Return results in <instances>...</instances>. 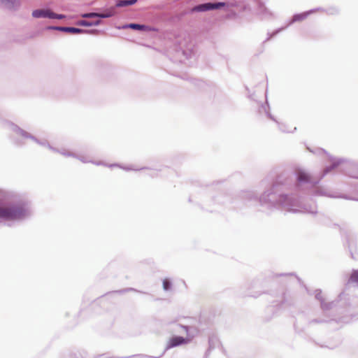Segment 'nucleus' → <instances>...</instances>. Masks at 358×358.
<instances>
[{"label":"nucleus","instance_id":"1","mask_svg":"<svg viewBox=\"0 0 358 358\" xmlns=\"http://www.w3.org/2000/svg\"><path fill=\"white\" fill-rule=\"evenodd\" d=\"M309 150L317 155L326 154L331 162V164L326 166L319 176L310 174L303 168H297L294 171V183L291 178L280 175L276 178L272 186L259 197L254 191H246L243 193V199L248 201L259 202L260 206L268 209L282 208L290 213L309 214H315L317 207L315 205L304 204L303 203V195L304 194L358 201V199L347 194H331L327 188L317 185L327 173L341 164H345V167L347 169L346 174L348 176L358 179V172L355 171V169H358V164L345 158H335L322 148H316L315 150L309 149Z\"/></svg>","mask_w":358,"mask_h":358},{"label":"nucleus","instance_id":"2","mask_svg":"<svg viewBox=\"0 0 358 358\" xmlns=\"http://www.w3.org/2000/svg\"><path fill=\"white\" fill-rule=\"evenodd\" d=\"M32 215V208L25 201L0 207V226L11 227L13 223L29 220Z\"/></svg>","mask_w":358,"mask_h":358},{"label":"nucleus","instance_id":"3","mask_svg":"<svg viewBox=\"0 0 358 358\" xmlns=\"http://www.w3.org/2000/svg\"><path fill=\"white\" fill-rule=\"evenodd\" d=\"M3 124L6 128L15 133V136L10 137V139L13 143L16 146H22L24 145V140L31 139L40 145L47 147L52 151H57V149L51 146L47 141L38 140L34 136L21 129L13 122L5 121Z\"/></svg>","mask_w":358,"mask_h":358},{"label":"nucleus","instance_id":"4","mask_svg":"<svg viewBox=\"0 0 358 358\" xmlns=\"http://www.w3.org/2000/svg\"><path fill=\"white\" fill-rule=\"evenodd\" d=\"M322 10V8L320 7H319V8L310 9L308 11H306V12H303L301 13L294 14L285 27H280V28L275 30L272 33H268V37L263 42V43H265L266 41H269L272 37L276 36L278 34H279L282 30L285 29L287 27H288L293 23L296 22H300V21L305 20L309 15L314 13L315 12H316L317 10Z\"/></svg>","mask_w":358,"mask_h":358},{"label":"nucleus","instance_id":"5","mask_svg":"<svg viewBox=\"0 0 358 358\" xmlns=\"http://www.w3.org/2000/svg\"><path fill=\"white\" fill-rule=\"evenodd\" d=\"M138 0H119L117 1L115 6L110 7L105 9L103 12L99 13V18H108L114 16L116 14V8L125 7L135 4Z\"/></svg>","mask_w":358,"mask_h":358},{"label":"nucleus","instance_id":"6","mask_svg":"<svg viewBox=\"0 0 358 358\" xmlns=\"http://www.w3.org/2000/svg\"><path fill=\"white\" fill-rule=\"evenodd\" d=\"M269 110H270V106L268 105L267 99L266 98V103H265V104L262 103V104H261V106L259 107V113H264L269 119H271L273 121L277 123L278 126V129L282 132H284V133H293L294 131H295L296 130V127H294V129L292 130H290V129H289V127L287 124L278 122L275 119V117L271 114Z\"/></svg>","mask_w":358,"mask_h":358},{"label":"nucleus","instance_id":"7","mask_svg":"<svg viewBox=\"0 0 358 358\" xmlns=\"http://www.w3.org/2000/svg\"><path fill=\"white\" fill-rule=\"evenodd\" d=\"M227 6L226 2H206L194 6L192 9V12H206L213 10H218Z\"/></svg>","mask_w":358,"mask_h":358},{"label":"nucleus","instance_id":"8","mask_svg":"<svg viewBox=\"0 0 358 358\" xmlns=\"http://www.w3.org/2000/svg\"><path fill=\"white\" fill-rule=\"evenodd\" d=\"M48 30H57L59 31L66 32L71 34H88L92 32H97L96 29L87 30L83 29L80 28L73 27H62V26H48L46 27Z\"/></svg>","mask_w":358,"mask_h":358},{"label":"nucleus","instance_id":"9","mask_svg":"<svg viewBox=\"0 0 358 358\" xmlns=\"http://www.w3.org/2000/svg\"><path fill=\"white\" fill-rule=\"evenodd\" d=\"M13 194L6 190H0V207L6 206L10 204L17 203L22 201L28 202L29 204L30 202L24 200L20 199L18 201H14L13 199ZM31 206V205H30Z\"/></svg>","mask_w":358,"mask_h":358},{"label":"nucleus","instance_id":"10","mask_svg":"<svg viewBox=\"0 0 358 358\" xmlns=\"http://www.w3.org/2000/svg\"><path fill=\"white\" fill-rule=\"evenodd\" d=\"M189 341H190L189 338H184V337L179 336H174L169 339V341L166 345V349L182 345L188 343Z\"/></svg>","mask_w":358,"mask_h":358},{"label":"nucleus","instance_id":"11","mask_svg":"<svg viewBox=\"0 0 358 358\" xmlns=\"http://www.w3.org/2000/svg\"><path fill=\"white\" fill-rule=\"evenodd\" d=\"M315 298L320 302L321 308L323 310H330V309L333 308V307L335 306L334 301H331V302H329V303H326L324 301V299L322 296L321 289L315 290Z\"/></svg>","mask_w":358,"mask_h":358},{"label":"nucleus","instance_id":"12","mask_svg":"<svg viewBox=\"0 0 358 358\" xmlns=\"http://www.w3.org/2000/svg\"><path fill=\"white\" fill-rule=\"evenodd\" d=\"M52 11L50 8L36 9L32 11L31 15L34 18L51 19Z\"/></svg>","mask_w":358,"mask_h":358},{"label":"nucleus","instance_id":"13","mask_svg":"<svg viewBox=\"0 0 358 358\" xmlns=\"http://www.w3.org/2000/svg\"><path fill=\"white\" fill-rule=\"evenodd\" d=\"M0 2L11 10H17L21 6L20 0H0Z\"/></svg>","mask_w":358,"mask_h":358},{"label":"nucleus","instance_id":"14","mask_svg":"<svg viewBox=\"0 0 358 358\" xmlns=\"http://www.w3.org/2000/svg\"><path fill=\"white\" fill-rule=\"evenodd\" d=\"M118 29H131L134 30L141 31H145L149 29L148 27L145 24H138V23H129L125 24L122 25V27H119Z\"/></svg>","mask_w":358,"mask_h":358},{"label":"nucleus","instance_id":"15","mask_svg":"<svg viewBox=\"0 0 358 358\" xmlns=\"http://www.w3.org/2000/svg\"><path fill=\"white\" fill-rule=\"evenodd\" d=\"M192 329H193V328L192 327H189V326H187V325L178 324H174V328H173V330L176 332L181 333L182 330H183V331H185L186 332V334L187 335H191L192 334L191 332H192Z\"/></svg>","mask_w":358,"mask_h":358},{"label":"nucleus","instance_id":"16","mask_svg":"<svg viewBox=\"0 0 358 358\" xmlns=\"http://www.w3.org/2000/svg\"><path fill=\"white\" fill-rule=\"evenodd\" d=\"M101 22V21L100 20L96 21H87L85 20H81L77 22V24L83 27H93L99 25Z\"/></svg>","mask_w":358,"mask_h":358},{"label":"nucleus","instance_id":"17","mask_svg":"<svg viewBox=\"0 0 358 358\" xmlns=\"http://www.w3.org/2000/svg\"><path fill=\"white\" fill-rule=\"evenodd\" d=\"M322 10H319L318 11L324 12L328 15H336L339 14V9L336 6H330L326 9L321 8Z\"/></svg>","mask_w":358,"mask_h":358},{"label":"nucleus","instance_id":"18","mask_svg":"<svg viewBox=\"0 0 358 358\" xmlns=\"http://www.w3.org/2000/svg\"><path fill=\"white\" fill-rule=\"evenodd\" d=\"M349 283H355L358 285V270L353 269L348 280Z\"/></svg>","mask_w":358,"mask_h":358},{"label":"nucleus","instance_id":"19","mask_svg":"<svg viewBox=\"0 0 358 358\" xmlns=\"http://www.w3.org/2000/svg\"><path fill=\"white\" fill-rule=\"evenodd\" d=\"M109 167H113V166H119L120 167L121 169L125 170V171H139V170H143V169H145V168H136L133 166H121L118 164H109V165H107Z\"/></svg>","mask_w":358,"mask_h":358},{"label":"nucleus","instance_id":"20","mask_svg":"<svg viewBox=\"0 0 358 358\" xmlns=\"http://www.w3.org/2000/svg\"><path fill=\"white\" fill-rule=\"evenodd\" d=\"M162 286L164 291H170L172 288V282L169 278H165L163 280Z\"/></svg>","mask_w":358,"mask_h":358},{"label":"nucleus","instance_id":"21","mask_svg":"<svg viewBox=\"0 0 358 358\" xmlns=\"http://www.w3.org/2000/svg\"><path fill=\"white\" fill-rule=\"evenodd\" d=\"M55 152H59L61 155L65 156V157H77V155L74 152L66 151L64 149L59 150L57 149V151H55Z\"/></svg>","mask_w":358,"mask_h":358},{"label":"nucleus","instance_id":"22","mask_svg":"<svg viewBox=\"0 0 358 358\" xmlns=\"http://www.w3.org/2000/svg\"><path fill=\"white\" fill-rule=\"evenodd\" d=\"M82 17L83 18H99V13L98 12H90L85 13L82 14Z\"/></svg>","mask_w":358,"mask_h":358},{"label":"nucleus","instance_id":"23","mask_svg":"<svg viewBox=\"0 0 358 358\" xmlns=\"http://www.w3.org/2000/svg\"><path fill=\"white\" fill-rule=\"evenodd\" d=\"M66 16L63 14H57L52 11V16L51 19H58V20H62L64 19Z\"/></svg>","mask_w":358,"mask_h":358},{"label":"nucleus","instance_id":"24","mask_svg":"<svg viewBox=\"0 0 358 358\" xmlns=\"http://www.w3.org/2000/svg\"><path fill=\"white\" fill-rule=\"evenodd\" d=\"M76 158L79 159L83 163H90V162H92V161L88 160L87 159V157H85V156H80V155H77V157H76Z\"/></svg>","mask_w":358,"mask_h":358},{"label":"nucleus","instance_id":"25","mask_svg":"<svg viewBox=\"0 0 358 358\" xmlns=\"http://www.w3.org/2000/svg\"><path fill=\"white\" fill-rule=\"evenodd\" d=\"M129 291H135V292H138L136 289H134V288H126V289H120V290H118V291H115V292H117V293H126Z\"/></svg>","mask_w":358,"mask_h":358},{"label":"nucleus","instance_id":"26","mask_svg":"<svg viewBox=\"0 0 358 358\" xmlns=\"http://www.w3.org/2000/svg\"><path fill=\"white\" fill-rule=\"evenodd\" d=\"M327 322V320H319V319H314V320H312L309 322V324H315V323H322V322Z\"/></svg>","mask_w":358,"mask_h":358},{"label":"nucleus","instance_id":"27","mask_svg":"<svg viewBox=\"0 0 358 358\" xmlns=\"http://www.w3.org/2000/svg\"><path fill=\"white\" fill-rule=\"evenodd\" d=\"M350 321V320L349 318H347V317H342V318H340L339 319V321L340 322H343V323H348Z\"/></svg>","mask_w":358,"mask_h":358},{"label":"nucleus","instance_id":"28","mask_svg":"<svg viewBox=\"0 0 358 358\" xmlns=\"http://www.w3.org/2000/svg\"><path fill=\"white\" fill-rule=\"evenodd\" d=\"M92 164H96V165H97V166H100V165H105V166H106V164H104L103 162H93V161H92Z\"/></svg>","mask_w":358,"mask_h":358},{"label":"nucleus","instance_id":"29","mask_svg":"<svg viewBox=\"0 0 358 358\" xmlns=\"http://www.w3.org/2000/svg\"><path fill=\"white\" fill-rule=\"evenodd\" d=\"M199 85L201 87H204V86L207 85L206 83L205 82H203V81L200 80V81H199Z\"/></svg>","mask_w":358,"mask_h":358},{"label":"nucleus","instance_id":"30","mask_svg":"<svg viewBox=\"0 0 358 358\" xmlns=\"http://www.w3.org/2000/svg\"><path fill=\"white\" fill-rule=\"evenodd\" d=\"M350 254H351V257H352V259H355V258H356V257H355V255H354V254H353V252H352V250H350Z\"/></svg>","mask_w":358,"mask_h":358},{"label":"nucleus","instance_id":"31","mask_svg":"<svg viewBox=\"0 0 358 358\" xmlns=\"http://www.w3.org/2000/svg\"><path fill=\"white\" fill-rule=\"evenodd\" d=\"M141 357H149V358H152V357H149V356H146V355H140Z\"/></svg>","mask_w":358,"mask_h":358},{"label":"nucleus","instance_id":"32","mask_svg":"<svg viewBox=\"0 0 358 358\" xmlns=\"http://www.w3.org/2000/svg\"><path fill=\"white\" fill-rule=\"evenodd\" d=\"M286 274H284V273H280V274H278V276H282V275H285Z\"/></svg>","mask_w":358,"mask_h":358},{"label":"nucleus","instance_id":"33","mask_svg":"<svg viewBox=\"0 0 358 358\" xmlns=\"http://www.w3.org/2000/svg\"><path fill=\"white\" fill-rule=\"evenodd\" d=\"M211 342H212V339H210L209 340V345H210V346H211Z\"/></svg>","mask_w":358,"mask_h":358},{"label":"nucleus","instance_id":"34","mask_svg":"<svg viewBox=\"0 0 358 358\" xmlns=\"http://www.w3.org/2000/svg\"><path fill=\"white\" fill-rule=\"evenodd\" d=\"M260 8L264 9V6H262V4H259Z\"/></svg>","mask_w":358,"mask_h":358},{"label":"nucleus","instance_id":"35","mask_svg":"<svg viewBox=\"0 0 358 358\" xmlns=\"http://www.w3.org/2000/svg\"><path fill=\"white\" fill-rule=\"evenodd\" d=\"M260 8L264 9V6H262V4H259Z\"/></svg>","mask_w":358,"mask_h":358},{"label":"nucleus","instance_id":"36","mask_svg":"<svg viewBox=\"0 0 358 358\" xmlns=\"http://www.w3.org/2000/svg\"><path fill=\"white\" fill-rule=\"evenodd\" d=\"M260 8L264 9V6H262V4H259Z\"/></svg>","mask_w":358,"mask_h":358},{"label":"nucleus","instance_id":"37","mask_svg":"<svg viewBox=\"0 0 358 358\" xmlns=\"http://www.w3.org/2000/svg\"><path fill=\"white\" fill-rule=\"evenodd\" d=\"M260 8L264 9V6H262V4H259Z\"/></svg>","mask_w":358,"mask_h":358},{"label":"nucleus","instance_id":"38","mask_svg":"<svg viewBox=\"0 0 358 358\" xmlns=\"http://www.w3.org/2000/svg\"><path fill=\"white\" fill-rule=\"evenodd\" d=\"M357 318H358V316L357 317Z\"/></svg>","mask_w":358,"mask_h":358}]
</instances>
